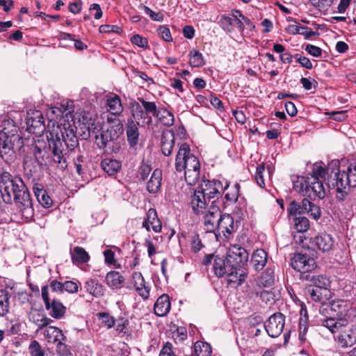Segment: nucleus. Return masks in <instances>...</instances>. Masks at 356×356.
I'll return each instance as SVG.
<instances>
[{
    "label": "nucleus",
    "mask_w": 356,
    "mask_h": 356,
    "mask_svg": "<svg viewBox=\"0 0 356 356\" xmlns=\"http://www.w3.org/2000/svg\"><path fill=\"white\" fill-rule=\"evenodd\" d=\"M175 169L183 172L188 185H195L200 179V162L199 159L191 152L187 143L180 145L175 158Z\"/></svg>",
    "instance_id": "39448f33"
},
{
    "label": "nucleus",
    "mask_w": 356,
    "mask_h": 356,
    "mask_svg": "<svg viewBox=\"0 0 356 356\" xmlns=\"http://www.w3.org/2000/svg\"><path fill=\"white\" fill-rule=\"evenodd\" d=\"M98 316L102 323L104 325V326L106 327L107 328H111L115 325V318L112 316H110L108 314L102 312L99 313Z\"/></svg>",
    "instance_id": "603ef678"
},
{
    "label": "nucleus",
    "mask_w": 356,
    "mask_h": 356,
    "mask_svg": "<svg viewBox=\"0 0 356 356\" xmlns=\"http://www.w3.org/2000/svg\"><path fill=\"white\" fill-rule=\"evenodd\" d=\"M15 286L7 285L4 289H0V316H4L9 312V299L15 293Z\"/></svg>",
    "instance_id": "412c9836"
},
{
    "label": "nucleus",
    "mask_w": 356,
    "mask_h": 356,
    "mask_svg": "<svg viewBox=\"0 0 356 356\" xmlns=\"http://www.w3.org/2000/svg\"><path fill=\"white\" fill-rule=\"evenodd\" d=\"M131 283L138 294L143 299H147L149 296V287L146 285L143 276L139 272H135L132 275Z\"/></svg>",
    "instance_id": "6ab92c4d"
},
{
    "label": "nucleus",
    "mask_w": 356,
    "mask_h": 356,
    "mask_svg": "<svg viewBox=\"0 0 356 356\" xmlns=\"http://www.w3.org/2000/svg\"><path fill=\"white\" fill-rule=\"evenodd\" d=\"M84 287L87 292L95 297H100L104 293V286L93 279H88L85 282Z\"/></svg>",
    "instance_id": "f704fd0d"
},
{
    "label": "nucleus",
    "mask_w": 356,
    "mask_h": 356,
    "mask_svg": "<svg viewBox=\"0 0 356 356\" xmlns=\"http://www.w3.org/2000/svg\"><path fill=\"white\" fill-rule=\"evenodd\" d=\"M190 204L193 213L197 216H200L208 210L211 202L208 201L204 195L195 190L191 196Z\"/></svg>",
    "instance_id": "dca6fc26"
},
{
    "label": "nucleus",
    "mask_w": 356,
    "mask_h": 356,
    "mask_svg": "<svg viewBox=\"0 0 356 356\" xmlns=\"http://www.w3.org/2000/svg\"><path fill=\"white\" fill-rule=\"evenodd\" d=\"M155 117L165 126L170 127L175 122L173 114L165 108H159V111Z\"/></svg>",
    "instance_id": "ea45409f"
},
{
    "label": "nucleus",
    "mask_w": 356,
    "mask_h": 356,
    "mask_svg": "<svg viewBox=\"0 0 356 356\" xmlns=\"http://www.w3.org/2000/svg\"><path fill=\"white\" fill-rule=\"evenodd\" d=\"M143 8L145 14L149 15V17L152 20L156 21V22H162L163 20L164 15L161 13H160V12L156 13L146 6H143Z\"/></svg>",
    "instance_id": "052dcab7"
},
{
    "label": "nucleus",
    "mask_w": 356,
    "mask_h": 356,
    "mask_svg": "<svg viewBox=\"0 0 356 356\" xmlns=\"http://www.w3.org/2000/svg\"><path fill=\"white\" fill-rule=\"evenodd\" d=\"M228 187L227 183L223 186L222 183L219 180H206L203 181L196 190L204 195L208 201L213 202V204H215L216 200L218 199L222 192Z\"/></svg>",
    "instance_id": "9d476101"
},
{
    "label": "nucleus",
    "mask_w": 356,
    "mask_h": 356,
    "mask_svg": "<svg viewBox=\"0 0 356 356\" xmlns=\"http://www.w3.org/2000/svg\"><path fill=\"white\" fill-rule=\"evenodd\" d=\"M232 18L234 23H236L237 22H238V20L241 19V18H242V19H243V21H245V22L247 24V26L249 28V29H252V28H254V25L252 24L250 19H249L248 17L244 16L241 13V12L239 10H234L232 12Z\"/></svg>",
    "instance_id": "13d9d810"
},
{
    "label": "nucleus",
    "mask_w": 356,
    "mask_h": 356,
    "mask_svg": "<svg viewBox=\"0 0 356 356\" xmlns=\"http://www.w3.org/2000/svg\"><path fill=\"white\" fill-rule=\"evenodd\" d=\"M159 356H175L172 351V346L170 343H166L160 351Z\"/></svg>",
    "instance_id": "774afa93"
},
{
    "label": "nucleus",
    "mask_w": 356,
    "mask_h": 356,
    "mask_svg": "<svg viewBox=\"0 0 356 356\" xmlns=\"http://www.w3.org/2000/svg\"><path fill=\"white\" fill-rule=\"evenodd\" d=\"M191 248L194 252H197L204 248V245L200 238V236L197 234H193L191 236Z\"/></svg>",
    "instance_id": "3c124183"
},
{
    "label": "nucleus",
    "mask_w": 356,
    "mask_h": 356,
    "mask_svg": "<svg viewBox=\"0 0 356 356\" xmlns=\"http://www.w3.org/2000/svg\"><path fill=\"white\" fill-rule=\"evenodd\" d=\"M124 280V277L118 271H110L106 275V283L112 289H121Z\"/></svg>",
    "instance_id": "c756f323"
},
{
    "label": "nucleus",
    "mask_w": 356,
    "mask_h": 356,
    "mask_svg": "<svg viewBox=\"0 0 356 356\" xmlns=\"http://www.w3.org/2000/svg\"><path fill=\"white\" fill-rule=\"evenodd\" d=\"M211 347L207 342L197 341L193 346V356H211Z\"/></svg>",
    "instance_id": "a19ab883"
},
{
    "label": "nucleus",
    "mask_w": 356,
    "mask_h": 356,
    "mask_svg": "<svg viewBox=\"0 0 356 356\" xmlns=\"http://www.w3.org/2000/svg\"><path fill=\"white\" fill-rule=\"evenodd\" d=\"M131 42L133 44L137 45L139 47L146 48L148 46L147 40L140 35L136 34L131 37Z\"/></svg>",
    "instance_id": "69168bd1"
},
{
    "label": "nucleus",
    "mask_w": 356,
    "mask_h": 356,
    "mask_svg": "<svg viewBox=\"0 0 356 356\" xmlns=\"http://www.w3.org/2000/svg\"><path fill=\"white\" fill-rule=\"evenodd\" d=\"M106 110L113 115H119L123 111L121 99L117 95H113L106 99Z\"/></svg>",
    "instance_id": "cd10ccee"
},
{
    "label": "nucleus",
    "mask_w": 356,
    "mask_h": 356,
    "mask_svg": "<svg viewBox=\"0 0 356 356\" xmlns=\"http://www.w3.org/2000/svg\"><path fill=\"white\" fill-rule=\"evenodd\" d=\"M143 227L145 228L147 232L152 230L156 233H159L161 231V222L154 209H149L147 212L146 218L143 222Z\"/></svg>",
    "instance_id": "a211bd4d"
},
{
    "label": "nucleus",
    "mask_w": 356,
    "mask_h": 356,
    "mask_svg": "<svg viewBox=\"0 0 356 356\" xmlns=\"http://www.w3.org/2000/svg\"><path fill=\"white\" fill-rule=\"evenodd\" d=\"M311 282L314 288L327 289L330 284L329 279L323 275H314L311 278Z\"/></svg>",
    "instance_id": "49530a36"
},
{
    "label": "nucleus",
    "mask_w": 356,
    "mask_h": 356,
    "mask_svg": "<svg viewBox=\"0 0 356 356\" xmlns=\"http://www.w3.org/2000/svg\"><path fill=\"white\" fill-rule=\"evenodd\" d=\"M264 172H265V165H264V163L259 164L257 167L254 178H255V180H256L257 184L261 188H264L265 187V182H264Z\"/></svg>",
    "instance_id": "864d4df0"
},
{
    "label": "nucleus",
    "mask_w": 356,
    "mask_h": 356,
    "mask_svg": "<svg viewBox=\"0 0 356 356\" xmlns=\"http://www.w3.org/2000/svg\"><path fill=\"white\" fill-rule=\"evenodd\" d=\"M331 165H334L329 173L327 185L336 190V198L339 201H344L350 193V188L356 187V170L352 169L349 165L346 169H340L338 161H332Z\"/></svg>",
    "instance_id": "20e7f679"
},
{
    "label": "nucleus",
    "mask_w": 356,
    "mask_h": 356,
    "mask_svg": "<svg viewBox=\"0 0 356 356\" xmlns=\"http://www.w3.org/2000/svg\"><path fill=\"white\" fill-rule=\"evenodd\" d=\"M291 267L298 272L305 273L314 270L316 264L314 258L302 253H296L291 258Z\"/></svg>",
    "instance_id": "4468645a"
},
{
    "label": "nucleus",
    "mask_w": 356,
    "mask_h": 356,
    "mask_svg": "<svg viewBox=\"0 0 356 356\" xmlns=\"http://www.w3.org/2000/svg\"><path fill=\"white\" fill-rule=\"evenodd\" d=\"M159 35L165 42H170L172 41V37L171 35L169 28L166 26L161 25L157 29Z\"/></svg>",
    "instance_id": "6e6d98bb"
},
{
    "label": "nucleus",
    "mask_w": 356,
    "mask_h": 356,
    "mask_svg": "<svg viewBox=\"0 0 356 356\" xmlns=\"http://www.w3.org/2000/svg\"><path fill=\"white\" fill-rule=\"evenodd\" d=\"M267 262V253L263 249H257L255 250L251 259V263L257 270L264 268Z\"/></svg>",
    "instance_id": "2f4dec72"
},
{
    "label": "nucleus",
    "mask_w": 356,
    "mask_h": 356,
    "mask_svg": "<svg viewBox=\"0 0 356 356\" xmlns=\"http://www.w3.org/2000/svg\"><path fill=\"white\" fill-rule=\"evenodd\" d=\"M152 171V168L149 165L143 163L138 168L137 177L139 179L145 180L149 177Z\"/></svg>",
    "instance_id": "4d7b16f0"
},
{
    "label": "nucleus",
    "mask_w": 356,
    "mask_h": 356,
    "mask_svg": "<svg viewBox=\"0 0 356 356\" xmlns=\"http://www.w3.org/2000/svg\"><path fill=\"white\" fill-rule=\"evenodd\" d=\"M310 2L318 10H327L332 4V0H310Z\"/></svg>",
    "instance_id": "680f3d73"
},
{
    "label": "nucleus",
    "mask_w": 356,
    "mask_h": 356,
    "mask_svg": "<svg viewBox=\"0 0 356 356\" xmlns=\"http://www.w3.org/2000/svg\"><path fill=\"white\" fill-rule=\"evenodd\" d=\"M154 313L159 316H165L170 309L169 296L167 294L161 296L154 304Z\"/></svg>",
    "instance_id": "a878e982"
},
{
    "label": "nucleus",
    "mask_w": 356,
    "mask_h": 356,
    "mask_svg": "<svg viewBox=\"0 0 356 356\" xmlns=\"http://www.w3.org/2000/svg\"><path fill=\"white\" fill-rule=\"evenodd\" d=\"M305 51L310 55L314 57H320L322 54V49L313 44H307L305 47Z\"/></svg>",
    "instance_id": "338daca9"
},
{
    "label": "nucleus",
    "mask_w": 356,
    "mask_h": 356,
    "mask_svg": "<svg viewBox=\"0 0 356 356\" xmlns=\"http://www.w3.org/2000/svg\"><path fill=\"white\" fill-rule=\"evenodd\" d=\"M325 170L322 163L313 165L312 173L307 177H298L293 181V188L311 199H323L325 195L323 185Z\"/></svg>",
    "instance_id": "7ed1b4c3"
},
{
    "label": "nucleus",
    "mask_w": 356,
    "mask_h": 356,
    "mask_svg": "<svg viewBox=\"0 0 356 356\" xmlns=\"http://www.w3.org/2000/svg\"><path fill=\"white\" fill-rule=\"evenodd\" d=\"M147 115L148 114L146 113L145 111H143L142 106L138 103H136L133 106L131 116L128 119H132V120L135 122H138L140 120H143V123L149 124L152 122V117H149Z\"/></svg>",
    "instance_id": "4c0bfd02"
},
{
    "label": "nucleus",
    "mask_w": 356,
    "mask_h": 356,
    "mask_svg": "<svg viewBox=\"0 0 356 356\" xmlns=\"http://www.w3.org/2000/svg\"><path fill=\"white\" fill-rule=\"evenodd\" d=\"M26 125L27 131L38 136H41L46 129L43 115L39 111L27 113Z\"/></svg>",
    "instance_id": "ddd939ff"
},
{
    "label": "nucleus",
    "mask_w": 356,
    "mask_h": 356,
    "mask_svg": "<svg viewBox=\"0 0 356 356\" xmlns=\"http://www.w3.org/2000/svg\"><path fill=\"white\" fill-rule=\"evenodd\" d=\"M140 102L142 104L143 108L145 111L146 113H152L154 116H156L159 108L153 102H148L145 100L144 99H140Z\"/></svg>",
    "instance_id": "8fccbe9b"
},
{
    "label": "nucleus",
    "mask_w": 356,
    "mask_h": 356,
    "mask_svg": "<svg viewBox=\"0 0 356 356\" xmlns=\"http://www.w3.org/2000/svg\"><path fill=\"white\" fill-rule=\"evenodd\" d=\"M293 227L298 232H305L309 228V221L304 216L293 217Z\"/></svg>",
    "instance_id": "37998d69"
},
{
    "label": "nucleus",
    "mask_w": 356,
    "mask_h": 356,
    "mask_svg": "<svg viewBox=\"0 0 356 356\" xmlns=\"http://www.w3.org/2000/svg\"><path fill=\"white\" fill-rule=\"evenodd\" d=\"M44 334L45 339L49 343H57L64 339V335L62 331L54 326L45 327Z\"/></svg>",
    "instance_id": "e433bc0d"
},
{
    "label": "nucleus",
    "mask_w": 356,
    "mask_h": 356,
    "mask_svg": "<svg viewBox=\"0 0 356 356\" xmlns=\"http://www.w3.org/2000/svg\"><path fill=\"white\" fill-rule=\"evenodd\" d=\"M0 193L6 204L15 202L14 215L24 222L31 221L34 217V209L31 195L23 181L8 172L0 176Z\"/></svg>",
    "instance_id": "f03ea898"
},
{
    "label": "nucleus",
    "mask_w": 356,
    "mask_h": 356,
    "mask_svg": "<svg viewBox=\"0 0 356 356\" xmlns=\"http://www.w3.org/2000/svg\"><path fill=\"white\" fill-rule=\"evenodd\" d=\"M311 243L323 252H329L334 245V241L330 234H321L311 238Z\"/></svg>",
    "instance_id": "4be33fe9"
},
{
    "label": "nucleus",
    "mask_w": 356,
    "mask_h": 356,
    "mask_svg": "<svg viewBox=\"0 0 356 356\" xmlns=\"http://www.w3.org/2000/svg\"><path fill=\"white\" fill-rule=\"evenodd\" d=\"M307 205H309V200L304 198L301 202H296L295 200L291 201L288 207L287 212L290 216L297 217L305 213L307 210Z\"/></svg>",
    "instance_id": "bb28decb"
},
{
    "label": "nucleus",
    "mask_w": 356,
    "mask_h": 356,
    "mask_svg": "<svg viewBox=\"0 0 356 356\" xmlns=\"http://www.w3.org/2000/svg\"><path fill=\"white\" fill-rule=\"evenodd\" d=\"M274 273L271 269H266V270L260 276L258 284L259 286L268 287L274 283Z\"/></svg>",
    "instance_id": "a18cd8bd"
},
{
    "label": "nucleus",
    "mask_w": 356,
    "mask_h": 356,
    "mask_svg": "<svg viewBox=\"0 0 356 356\" xmlns=\"http://www.w3.org/2000/svg\"><path fill=\"white\" fill-rule=\"evenodd\" d=\"M226 257L228 262H230L238 270V274L245 280L247 277L246 270L243 268L248 260V251L239 245H232L228 248Z\"/></svg>",
    "instance_id": "1a4fd4ad"
},
{
    "label": "nucleus",
    "mask_w": 356,
    "mask_h": 356,
    "mask_svg": "<svg viewBox=\"0 0 356 356\" xmlns=\"http://www.w3.org/2000/svg\"><path fill=\"white\" fill-rule=\"evenodd\" d=\"M200 216H202L204 229L208 232H213L216 239H218L216 229L218 228V224L221 216L220 208L217 205L213 204V202H212L208 210Z\"/></svg>",
    "instance_id": "f8f14e48"
},
{
    "label": "nucleus",
    "mask_w": 356,
    "mask_h": 356,
    "mask_svg": "<svg viewBox=\"0 0 356 356\" xmlns=\"http://www.w3.org/2000/svg\"><path fill=\"white\" fill-rule=\"evenodd\" d=\"M52 113L57 118L61 117L60 122L49 130L47 135L49 148L52 149L54 161L61 164L65 163V155L72 151L78 145V139L74 126L69 122L72 119L74 103L69 99H63L51 108Z\"/></svg>",
    "instance_id": "f257e3e1"
},
{
    "label": "nucleus",
    "mask_w": 356,
    "mask_h": 356,
    "mask_svg": "<svg viewBox=\"0 0 356 356\" xmlns=\"http://www.w3.org/2000/svg\"><path fill=\"white\" fill-rule=\"evenodd\" d=\"M188 56L189 64L192 67H200L205 64L203 55L195 49L190 51Z\"/></svg>",
    "instance_id": "79ce46f5"
},
{
    "label": "nucleus",
    "mask_w": 356,
    "mask_h": 356,
    "mask_svg": "<svg viewBox=\"0 0 356 356\" xmlns=\"http://www.w3.org/2000/svg\"><path fill=\"white\" fill-rule=\"evenodd\" d=\"M29 352L31 356H44V352L39 343L33 341L29 346Z\"/></svg>",
    "instance_id": "e2e57ef3"
},
{
    "label": "nucleus",
    "mask_w": 356,
    "mask_h": 356,
    "mask_svg": "<svg viewBox=\"0 0 356 356\" xmlns=\"http://www.w3.org/2000/svg\"><path fill=\"white\" fill-rule=\"evenodd\" d=\"M107 122L108 125L105 130L99 134V126L96 122V120L92 117L89 118L87 122H83L88 130V136H94L95 142L99 148H104L107 144L119 138L123 133V127L120 120L116 118L108 117Z\"/></svg>",
    "instance_id": "423d86ee"
},
{
    "label": "nucleus",
    "mask_w": 356,
    "mask_h": 356,
    "mask_svg": "<svg viewBox=\"0 0 356 356\" xmlns=\"http://www.w3.org/2000/svg\"><path fill=\"white\" fill-rule=\"evenodd\" d=\"M213 269L217 277L226 276L229 284L238 286L245 280L242 276L238 274V270L235 268V266L232 263L228 262L227 257L224 258L216 256Z\"/></svg>",
    "instance_id": "6e6552de"
},
{
    "label": "nucleus",
    "mask_w": 356,
    "mask_h": 356,
    "mask_svg": "<svg viewBox=\"0 0 356 356\" xmlns=\"http://www.w3.org/2000/svg\"><path fill=\"white\" fill-rule=\"evenodd\" d=\"M70 255L73 264L76 265L87 263L90 259V256L85 249L79 246L71 250Z\"/></svg>",
    "instance_id": "473e14b6"
},
{
    "label": "nucleus",
    "mask_w": 356,
    "mask_h": 356,
    "mask_svg": "<svg viewBox=\"0 0 356 356\" xmlns=\"http://www.w3.org/2000/svg\"><path fill=\"white\" fill-rule=\"evenodd\" d=\"M33 191L38 202L45 208H49L53 204V200L42 188L35 186Z\"/></svg>",
    "instance_id": "58836bf2"
},
{
    "label": "nucleus",
    "mask_w": 356,
    "mask_h": 356,
    "mask_svg": "<svg viewBox=\"0 0 356 356\" xmlns=\"http://www.w3.org/2000/svg\"><path fill=\"white\" fill-rule=\"evenodd\" d=\"M342 210L344 211L346 218H351L356 210V202L354 200L349 199L342 204Z\"/></svg>",
    "instance_id": "de8ad7c7"
},
{
    "label": "nucleus",
    "mask_w": 356,
    "mask_h": 356,
    "mask_svg": "<svg viewBox=\"0 0 356 356\" xmlns=\"http://www.w3.org/2000/svg\"><path fill=\"white\" fill-rule=\"evenodd\" d=\"M175 144V134L170 130L164 131L162 133L161 148L165 156H170L172 152Z\"/></svg>",
    "instance_id": "5701e85b"
},
{
    "label": "nucleus",
    "mask_w": 356,
    "mask_h": 356,
    "mask_svg": "<svg viewBox=\"0 0 356 356\" xmlns=\"http://www.w3.org/2000/svg\"><path fill=\"white\" fill-rule=\"evenodd\" d=\"M23 142L19 134L6 130L0 131V159L6 163H13L16 158L15 146H22Z\"/></svg>",
    "instance_id": "0eeeda50"
},
{
    "label": "nucleus",
    "mask_w": 356,
    "mask_h": 356,
    "mask_svg": "<svg viewBox=\"0 0 356 356\" xmlns=\"http://www.w3.org/2000/svg\"><path fill=\"white\" fill-rule=\"evenodd\" d=\"M235 230L236 225L234 218L229 214L221 215L216 229L218 238L220 237L222 233L227 238ZM217 240L219 241L218 238Z\"/></svg>",
    "instance_id": "f3484780"
},
{
    "label": "nucleus",
    "mask_w": 356,
    "mask_h": 356,
    "mask_svg": "<svg viewBox=\"0 0 356 356\" xmlns=\"http://www.w3.org/2000/svg\"><path fill=\"white\" fill-rule=\"evenodd\" d=\"M116 330L119 332H127V327L129 323L128 318L120 317L116 321Z\"/></svg>",
    "instance_id": "0e129e2a"
},
{
    "label": "nucleus",
    "mask_w": 356,
    "mask_h": 356,
    "mask_svg": "<svg viewBox=\"0 0 356 356\" xmlns=\"http://www.w3.org/2000/svg\"><path fill=\"white\" fill-rule=\"evenodd\" d=\"M161 181L162 171L159 169H155L147 183V191L151 193H157L161 188Z\"/></svg>",
    "instance_id": "7c9ffc66"
},
{
    "label": "nucleus",
    "mask_w": 356,
    "mask_h": 356,
    "mask_svg": "<svg viewBox=\"0 0 356 356\" xmlns=\"http://www.w3.org/2000/svg\"><path fill=\"white\" fill-rule=\"evenodd\" d=\"M30 319L38 327V330L49 325L52 320L38 312L30 316Z\"/></svg>",
    "instance_id": "c03bdc74"
},
{
    "label": "nucleus",
    "mask_w": 356,
    "mask_h": 356,
    "mask_svg": "<svg viewBox=\"0 0 356 356\" xmlns=\"http://www.w3.org/2000/svg\"><path fill=\"white\" fill-rule=\"evenodd\" d=\"M284 327V316L281 313H275L270 316L265 323V329L268 334L277 337L283 332Z\"/></svg>",
    "instance_id": "2eb2a0df"
},
{
    "label": "nucleus",
    "mask_w": 356,
    "mask_h": 356,
    "mask_svg": "<svg viewBox=\"0 0 356 356\" xmlns=\"http://www.w3.org/2000/svg\"><path fill=\"white\" fill-rule=\"evenodd\" d=\"M234 22L232 17L228 16H222L219 24L221 28L227 32H232L234 30L233 24Z\"/></svg>",
    "instance_id": "5fc2aeb1"
},
{
    "label": "nucleus",
    "mask_w": 356,
    "mask_h": 356,
    "mask_svg": "<svg viewBox=\"0 0 356 356\" xmlns=\"http://www.w3.org/2000/svg\"><path fill=\"white\" fill-rule=\"evenodd\" d=\"M101 167L109 176H113L120 170L121 163L115 159L106 158L102 161Z\"/></svg>",
    "instance_id": "c9c22d12"
},
{
    "label": "nucleus",
    "mask_w": 356,
    "mask_h": 356,
    "mask_svg": "<svg viewBox=\"0 0 356 356\" xmlns=\"http://www.w3.org/2000/svg\"><path fill=\"white\" fill-rule=\"evenodd\" d=\"M139 122H135L132 119H128L125 124L127 141L131 147H135L139 139Z\"/></svg>",
    "instance_id": "aec40b11"
},
{
    "label": "nucleus",
    "mask_w": 356,
    "mask_h": 356,
    "mask_svg": "<svg viewBox=\"0 0 356 356\" xmlns=\"http://www.w3.org/2000/svg\"><path fill=\"white\" fill-rule=\"evenodd\" d=\"M305 213L310 215L314 219L318 220L321 216L320 208L309 201V205H307Z\"/></svg>",
    "instance_id": "bf43d9fd"
},
{
    "label": "nucleus",
    "mask_w": 356,
    "mask_h": 356,
    "mask_svg": "<svg viewBox=\"0 0 356 356\" xmlns=\"http://www.w3.org/2000/svg\"><path fill=\"white\" fill-rule=\"evenodd\" d=\"M240 186L238 184H235L232 186L229 191L225 194V198L229 202H236L239 197Z\"/></svg>",
    "instance_id": "09e8293b"
},
{
    "label": "nucleus",
    "mask_w": 356,
    "mask_h": 356,
    "mask_svg": "<svg viewBox=\"0 0 356 356\" xmlns=\"http://www.w3.org/2000/svg\"><path fill=\"white\" fill-rule=\"evenodd\" d=\"M347 324V319H339L334 316L322 321V325L327 327L332 333L341 332Z\"/></svg>",
    "instance_id": "b1692460"
},
{
    "label": "nucleus",
    "mask_w": 356,
    "mask_h": 356,
    "mask_svg": "<svg viewBox=\"0 0 356 356\" xmlns=\"http://www.w3.org/2000/svg\"><path fill=\"white\" fill-rule=\"evenodd\" d=\"M330 291L327 289L309 287L307 289V296L312 301L323 303L328 299Z\"/></svg>",
    "instance_id": "393cba45"
},
{
    "label": "nucleus",
    "mask_w": 356,
    "mask_h": 356,
    "mask_svg": "<svg viewBox=\"0 0 356 356\" xmlns=\"http://www.w3.org/2000/svg\"><path fill=\"white\" fill-rule=\"evenodd\" d=\"M45 308L49 311V315L54 318H61L65 313V307L58 300H53L47 302Z\"/></svg>",
    "instance_id": "c85d7f7f"
},
{
    "label": "nucleus",
    "mask_w": 356,
    "mask_h": 356,
    "mask_svg": "<svg viewBox=\"0 0 356 356\" xmlns=\"http://www.w3.org/2000/svg\"><path fill=\"white\" fill-rule=\"evenodd\" d=\"M332 316L339 319H347L348 321L356 315V311L352 304L346 300H333L329 305Z\"/></svg>",
    "instance_id": "9b49d317"
},
{
    "label": "nucleus",
    "mask_w": 356,
    "mask_h": 356,
    "mask_svg": "<svg viewBox=\"0 0 356 356\" xmlns=\"http://www.w3.org/2000/svg\"><path fill=\"white\" fill-rule=\"evenodd\" d=\"M338 343L343 347L352 346L356 342V325L348 332H344L338 336Z\"/></svg>",
    "instance_id": "72a5a7b5"
}]
</instances>
